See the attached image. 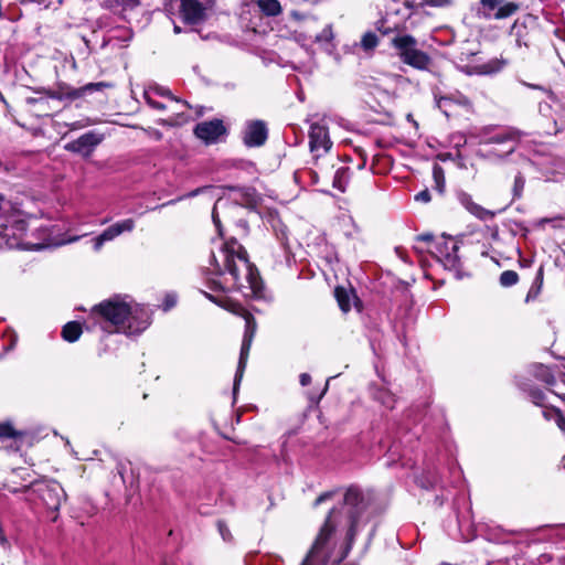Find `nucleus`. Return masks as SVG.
I'll return each mask as SVG.
<instances>
[{
  "instance_id": "1",
  "label": "nucleus",
  "mask_w": 565,
  "mask_h": 565,
  "mask_svg": "<svg viewBox=\"0 0 565 565\" xmlns=\"http://www.w3.org/2000/svg\"><path fill=\"white\" fill-rule=\"evenodd\" d=\"M224 256L223 266L220 265L215 255L212 254L213 274L222 276L225 273L231 274L236 286H243L242 278L238 273L236 259L245 266V281L247 282L252 294L257 299L264 296V280L254 263L250 262L245 246L238 243L236 237H230L224 241L221 247Z\"/></svg>"
},
{
  "instance_id": "2",
  "label": "nucleus",
  "mask_w": 565,
  "mask_h": 565,
  "mask_svg": "<svg viewBox=\"0 0 565 565\" xmlns=\"http://www.w3.org/2000/svg\"><path fill=\"white\" fill-rule=\"evenodd\" d=\"M34 472L28 468L13 469L4 479V489L10 492H17L22 488H17L14 478L21 476L23 481L29 483L23 484V488H30V499L38 501L43 508L52 513L51 520L56 522L58 511L62 503L66 501V492L60 482L53 479H34Z\"/></svg>"
},
{
  "instance_id": "3",
  "label": "nucleus",
  "mask_w": 565,
  "mask_h": 565,
  "mask_svg": "<svg viewBox=\"0 0 565 565\" xmlns=\"http://www.w3.org/2000/svg\"><path fill=\"white\" fill-rule=\"evenodd\" d=\"M129 313H131L130 303L122 300L120 295H114L94 305L88 312V319L99 324L106 332L125 333Z\"/></svg>"
},
{
  "instance_id": "4",
  "label": "nucleus",
  "mask_w": 565,
  "mask_h": 565,
  "mask_svg": "<svg viewBox=\"0 0 565 565\" xmlns=\"http://www.w3.org/2000/svg\"><path fill=\"white\" fill-rule=\"evenodd\" d=\"M390 45L404 65L419 71L429 68L431 63L429 53L418 49V40L411 33H395Z\"/></svg>"
},
{
  "instance_id": "5",
  "label": "nucleus",
  "mask_w": 565,
  "mask_h": 565,
  "mask_svg": "<svg viewBox=\"0 0 565 565\" xmlns=\"http://www.w3.org/2000/svg\"><path fill=\"white\" fill-rule=\"evenodd\" d=\"M234 312L245 320V332L241 345L239 358L237 361L236 374L234 377L233 385V394L235 395L238 390L239 383L244 376V372L246 370V363L249 356V351L252 349V344L255 339V333L257 331V321L255 320L252 312L248 311L246 307L242 305H237Z\"/></svg>"
},
{
  "instance_id": "6",
  "label": "nucleus",
  "mask_w": 565,
  "mask_h": 565,
  "mask_svg": "<svg viewBox=\"0 0 565 565\" xmlns=\"http://www.w3.org/2000/svg\"><path fill=\"white\" fill-rule=\"evenodd\" d=\"M244 206L237 201H231L228 199H218L212 209V221L217 230L220 237H224V230L222 225V218L225 220L230 225H235L244 230L248 228L246 218L242 217Z\"/></svg>"
},
{
  "instance_id": "7",
  "label": "nucleus",
  "mask_w": 565,
  "mask_h": 565,
  "mask_svg": "<svg viewBox=\"0 0 565 565\" xmlns=\"http://www.w3.org/2000/svg\"><path fill=\"white\" fill-rule=\"evenodd\" d=\"M524 134L516 127H501L494 132H483L481 135V145H501V153L498 154L500 159L514 152L520 145L521 138Z\"/></svg>"
},
{
  "instance_id": "8",
  "label": "nucleus",
  "mask_w": 565,
  "mask_h": 565,
  "mask_svg": "<svg viewBox=\"0 0 565 565\" xmlns=\"http://www.w3.org/2000/svg\"><path fill=\"white\" fill-rule=\"evenodd\" d=\"M108 83H89L87 85L74 88L66 84L58 85L55 89H44L47 97L60 99V100H74L78 99L87 94H93L95 90H100L105 87H110Z\"/></svg>"
},
{
  "instance_id": "9",
  "label": "nucleus",
  "mask_w": 565,
  "mask_h": 565,
  "mask_svg": "<svg viewBox=\"0 0 565 565\" xmlns=\"http://www.w3.org/2000/svg\"><path fill=\"white\" fill-rule=\"evenodd\" d=\"M459 248L458 241L444 236L441 241L435 244V249L431 254L437 257L444 267L457 269L461 264L458 255Z\"/></svg>"
},
{
  "instance_id": "10",
  "label": "nucleus",
  "mask_w": 565,
  "mask_h": 565,
  "mask_svg": "<svg viewBox=\"0 0 565 565\" xmlns=\"http://www.w3.org/2000/svg\"><path fill=\"white\" fill-rule=\"evenodd\" d=\"M487 19L505 20L521 10V3L505 0H479Z\"/></svg>"
},
{
  "instance_id": "11",
  "label": "nucleus",
  "mask_w": 565,
  "mask_h": 565,
  "mask_svg": "<svg viewBox=\"0 0 565 565\" xmlns=\"http://www.w3.org/2000/svg\"><path fill=\"white\" fill-rule=\"evenodd\" d=\"M309 146L315 163L321 156L329 152L332 147L329 128L320 124H311L309 131Z\"/></svg>"
},
{
  "instance_id": "12",
  "label": "nucleus",
  "mask_w": 565,
  "mask_h": 565,
  "mask_svg": "<svg viewBox=\"0 0 565 565\" xmlns=\"http://www.w3.org/2000/svg\"><path fill=\"white\" fill-rule=\"evenodd\" d=\"M228 134L227 127L222 118H212V120L199 122L194 127V135L205 145H213L220 141L221 136Z\"/></svg>"
},
{
  "instance_id": "13",
  "label": "nucleus",
  "mask_w": 565,
  "mask_h": 565,
  "mask_svg": "<svg viewBox=\"0 0 565 565\" xmlns=\"http://www.w3.org/2000/svg\"><path fill=\"white\" fill-rule=\"evenodd\" d=\"M151 324V313L142 305L130 303V313L125 328L126 334H138L147 330Z\"/></svg>"
},
{
  "instance_id": "14",
  "label": "nucleus",
  "mask_w": 565,
  "mask_h": 565,
  "mask_svg": "<svg viewBox=\"0 0 565 565\" xmlns=\"http://www.w3.org/2000/svg\"><path fill=\"white\" fill-rule=\"evenodd\" d=\"M344 504L350 507L349 519L351 527H354L366 509L363 492L356 484H351L344 492Z\"/></svg>"
},
{
  "instance_id": "15",
  "label": "nucleus",
  "mask_w": 565,
  "mask_h": 565,
  "mask_svg": "<svg viewBox=\"0 0 565 565\" xmlns=\"http://www.w3.org/2000/svg\"><path fill=\"white\" fill-rule=\"evenodd\" d=\"M102 141L103 137L100 135L88 131L81 135L75 140L67 142L64 146V149L73 153H77L84 159H88V157L95 151L97 145H99Z\"/></svg>"
},
{
  "instance_id": "16",
  "label": "nucleus",
  "mask_w": 565,
  "mask_h": 565,
  "mask_svg": "<svg viewBox=\"0 0 565 565\" xmlns=\"http://www.w3.org/2000/svg\"><path fill=\"white\" fill-rule=\"evenodd\" d=\"M268 127L264 120L246 122L243 142L246 147H260L268 140Z\"/></svg>"
},
{
  "instance_id": "17",
  "label": "nucleus",
  "mask_w": 565,
  "mask_h": 565,
  "mask_svg": "<svg viewBox=\"0 0 565 565\" xmlns=\"http://www.w3.org/2000/svg\"><path fill=\"white\" fill-rule=\"evenodd\" d=\"M179 12L184 23L199 24L206 20V9L198 0H180Z\"/></svg>"
},
{
  "instance_id": "18",
  "label": "nucleus",
  "mask_w": 565,
  "mask_h": 565,
  "mask_svg": "<svg viewBox=\"0 0 565 565\" xmlns=\"http://www.w3.org/2000/svg\"><path fill=\"white\" fill-rule=\"evenodd\" d=\"M0 440H12L17 451H21L23 445L30 446L33 435L25 430H17L11 422H0Z\"/></svg>"
},
{
  "instance_id": "19",
  "label": "nucleus",
  "mask_w": 565,
  "mask_h": 565,
  "mask_svg": "<svg viewBox=\"0 0 565 565\" xmlns=\"http://www.w3.org/2000/svg\"><path fill=\"white\" fill-rule=\"evenodd\" d=\"M334 298L340 308V310L344 313L351 311V301L353 299V305L358 311L363 310V302L359 298V296L354 291V287L350 286L349 289L345 286L337 285L334 288Z\"/></svg>"
},
{
  "instance_id": "20",
  "label": "nucleus",
  "mask_w": 565,
  "mask_h": 565,
  "mask_svg": "<svg viewBox=\"0 0 565 565\" xmlns=\"http://www.w3.org/2000/svg\"><path fill=\"white\" fill-rule=\"evenodd\" d=\"M457 199L461 206H463L471 215L479 220L487 221L495 216L493 211L478 205V203L472 200L471 194L466 191H458Z\"/></svg>"
},
{
  "instance_id": "21",
  "label": "nucleus",
  "mask_w": 565,
  "mask_h": 565,
  "mask_svg": "<svg viewBox=\"0 0 565 565\" xmlns=\"http://www.w3.org/2000/svg\"><path fill=\"white\" fill-rule=\"evenodd\" d=\"M135 225L136 223L134 218H125L105 228L104 232H102L95 239L96 248L103 246L105 241H110L121 235L122 232H130L134 230Z\"/></svg>"
},
{
  "instance_id": "22",
  "label": "nucleus",
  "mask_w": 565,
  "mask_h": 565,
  "mask_svg": "<svg viewBox=\"0 0 565 565\" xmlns=\"http://www.w3.org/2000/svg\"><path fill=\"white\" fill-rule=\"evenodd\" d=\"M335 512V509L329 510V513L318 533V536L313 541L311 550L319 551L324 547L330 540L331 535L335 531V525L332 522V515Z\"/></svg>"
},
{
  "instance_id": "23",
  "label": "nucleus",
  "mask_w": 565,
  "mask_h": 565,
  "mask_svg": "<svg viewBox=\"0 0 565 565\" xmlns=\"http://www.w3.org/2000/svg\"><path fill=\"white\" fill-rule=\"evenodd\" d=\"M530 375L536 381L543 382L546 386H553L556 383L552 367L544 364H534L529 370Z\"/></svg>"
},
{
  "instance_id": "24",
  "label": "nucleus",
  "mask_w": 565,
  "mask_h": 565,
  "mask_svg": "<svg viewBox=\"0 0 565 565\" xmlns=\"http://www.w3.org/2000/svg\"><path fill=\"white\" fill-rule=\"evenodd\" d=\"M544 285V266L541 265L536 270V276L529 288L525 302L536 301Z\"/></svg>"
},
{
  "instance_id": "25",
  "label": "nucleus",
  "mask_w": 565,
  "mask_h": 565,
  "mask_svg": "<svg viewBox=\"0 0 565 565\" xmlns=\"http://www.w3.org/2000/svg\"><path fill=\"white\" fill-rule=\"evenodd\" d=\"M521 388L534 405L540 407L545 406L546 395L542 388L531 385L529 382H523Z\"/></svg>"
},
{
  "instance_id": "26",
  "label": "nucleus",
  "mask_w": 565,
  "mask_h": 565,
  "mask_svg": "<svg viewBox=\"0 0 565 565\" xmlns=\"http://www.w3.org/2000/svg\"><path fill=\"white\" fill-rule=\"evenodd\" d=\"M83 329L79 321H68L63 324L62 338L67 342H75L81 339Z\"/></svg>"
},
{
  "instance_id": "27",
  "label": "nucleus",
  "mask_w": 565,
  "mask_h": 565,
  "mask_svg": "<svg viewBox=\"0 0 565 565\" xmlns=\"http://www.w3.org/2000/svg\"><path fill=\"white\" fill-rule=\"evenodd\" d=\"M259 11L267 17H276L282 12L279 0H255Z\"/></svg>"
},
{
  "instance_id": "28",
  "label": "nucleus",
  "mask_w": 565,
  "mask_h": 565,
  "mask_svg": "<svg viewBox=\"0 0 565 565\" xmlns=\"http://www.w3.org/2000/svg\"><path fill=\"white\" fill-rule=\"evenodd\" d=\"M117 472L120 475V479L125 484H128L130 489H138L139 479L138 475L135 473L132 469H130V475L128 477V466L126 463L119 462L116 466Z\"/></svg>"
},
{
  "instance_id": "29",
  "label": "nucleus",
  "mask_w": 565,
  "mask_h": 565,
  "mask_svg": "<svg viewBox=\"0 0 565 565\" xmlns=\"http://www.w3.org/2000/svg\"><path fill=\"white\" fill-rule=\"evenodd\" d=\"M350 175H351V169L350 168H340L337 170L335 174H334V178H333V181H332V185L334 189L341 191V192H345V188H347V184L350 180Z\"/></svg>"
},
{
  "instance_id": "30",
  "label": "nucleus",
  "mask_w": 565,
  "mask_h": 565,
  "mask_svg": "<svg viewBox=\"0 0 565 565\" xmlns=\"http://www.w3.org/2000/svg\"><path fill=\"white\" fill-rule=\"evenodd\" d=\"M525 184H526V179L525 177L523 175V173L521 171H518L515 174H514V180H513V184H512V201H515V200H520L523 195V192H524V189H525Z\"/></svg>"
},
{
  "instance_id": "31",
  "label": "nucleus",
  "mask_w": 565,
  "mask_h": 565,
  "mask_svg": "<svg viewBox=\"0 0 565 565\" xmlns=\"http://www.w3.org/2000/svg\"><path fill=\"white\" fill-rule=\"evenodd\" d=\"M433 179H434V189L439 193H445V170L441 164L434 163L433 166Z\"/></svg>"
},
{
  "instance_id": "32",
  "label": "nucleus",
  "mask_w": 565,
  "mask_h": 565,
  "mask_svg": "<svg viewBox=\"0 0 565 565\" xmlns=\"http://www.w3.org/2000/svg\"><path fill=\"white\" fill-rule=\"evenodd\" d=\"M379 44V36L373 31H366L362 35L361 47L364 52L374 51Z\"/></svg>"
},
{
  "instance_id": "33",
  "label": "nucleus",
  "mask_w": 565,
  "mask_h": 565,
  "mask_svg": "<svg viewBox=\"0 0 565 565\" xmlns=\"http://www.w3.org/2000/svg\"><path fill=\"white\" fill-rule=\"evenodd\" d=\"M374 26L379 33H381L382 36H390V34L394 33V36L396 33L399 32L398 24H394L393 26H390L387 24V19L381 18L375 23Z\"/></svg>"
},
{
  "instance_id": "34",
  "label": "nucleus",
  "mask_w": 565,
  "mask_h": 565,
  "mask_svg": "<svg viewBox=\"0 0 565 565\" xmlns=\"http://www.w3.org/2000/svg\"><path fill=\"white\" fill-rule=\"evenodd\" d=\"M520 281V275L514 269H505L499 277L502 287H511Z\"/></svg>"
},
{
  "instance_id": "35",
  "label": "nucleus",
  "mask_w": 565,
  "mask_h": 565,
  "mask_svg": "<svg viewBox=\"0 0 565 565\" xmlns=\"http://www.w3.org/2000/svg\"><path fill=\"white\" fill-rule=\"evenodd\" d=\"M26 103L30 104V105L38 106V116H49L50 115L49 111H47L49 103H47L46 98L29 97L26 99Z\"/></svg>"
},
{
  "instance_id": "36",
  "label": "nucleus",
  "mask_w": 565,
  "mask_h": 565,
  "mask_svg": "<svg viewBox=\"0 0 565 565\" xmlns=\"http://www.w3.org/2000/svg\"><path fill=\"white\" fill-rule=\"evenodd\" d=\"M554 423L563 435H565V413L559 408H553Z\"/></svg>"
},
{
  "instance_id": "37",
  "label": "nucleus",
  "mask_w": 565,
  "mask_h": 565,
  "mask_svg": "<svg viewBox=\"0 0 565 565\" xmlns=\"http://www.w3.org/2000/svg\"><path fill=\"white\" fill-rule=\"evenodd\" d=\"M454 3L452 0H419V6L425 7H449Z\"/></svg>"
},
{
  "instance_id": "38",
  "label": "nucleus",
  "mask_w": 565,
  "mask_h": 565,
  "mask_svg": "<svg viewBox=\"0 0 565 565\" xmlns=\"http://www.w3.org/2000/svg\"><path fill=\"white\" fill-rule=\"evenodd\" d=\"M216 526H217L223 540H225V541L232 540V534H231L230 527L227 526V524L225 523L224 520H217Z\"/></svg>"
},
{
  "instance_id": "39",
  "label": "nucleus",
  "mask_w": 565,
  "mask_h": 565,
  "mask_svg": "<svg viewBox=\"0 0 565 565\" xmlns=\"http://www.w3.org/2000/svg\"><path fill=\"white\" fill-rule=\"evenodd\" d=\"M337 494V490H330V491H324L322 493H320L316 500L313 501V508H317L319 507V504H321L322 502L327 501V500H330L332 498H334Z\"/></svg>"
},
{
  "instance_id": "40",
  "label": "nucleus",
  "mask_w": 565,
  "mask_h": 565,
  "mask_svg": "<svg viewBox=\"0 0 565 565\" xmlns=\"http://www.w3.org/2000/svg\"><path fill=\"white\" fill-rule=\"evenodd\" d=\"M415 200L419 201V202H424V203L429 202L431 200L429 190L425 189V190L419 191L416 194Z\"/></svg>"
},
{
  "instance_id": "41",
  "label": "nucleus",
  "mask_w": 565,
  "mask_h": 565,
  "mask_svg": "<svg viewBox=\"0 0 565 565\" xmlns=\"http://www.w3.org/2000/svg\"><path fill=\"white\" fill-rule=\"evenodd\" d=\"M542 408H543V418L546 420H551V419L554 420L553 408H558V407L545 404V406H542Z\"/></svg>"
},
{
  "instance_id": "42",
  "label": "nucleus",
  "mask_w": 565,
  "mask_h": 565,
  "mask_svg": "<svg viewBox=\"0 0 565 565\" xmlns=\"http://www.w3.org/2000/svg\"><path fill=\"white\" fill-rule=\"evenodd\" d=\"M146 103L154 108V109H158L159 111H163V109L166 108V105H163V103H160V102H156V99L153 98H150V97H146Z\"/></svg>"
},
{
  "instance_id": "43",
  "label": "nucleus",
  "mask_w": 565,
  "mask_h": 565,
  "mask_svg": "<svg viewBox=\"0 0 565 565\" xmlns=\"http://www.w3.org/2000/svg\"><path fill=\"white\" fill-rule=\"evenodd\" d=\"M212 188L213 186L196 188L195 190H192V191L188 192L186 194H184L183 198H185V199L195 198V195H198L200 193H204L205 191H207Z\"/></svg>"
},
{
  "instance_id": "44",
  "label": "nucleus",
  "mask_w": 565,
  "mask_h": 565,
  "mask_svg": "<svg viewBox=\"0 0 565 565\" xmlns=\"http://www.w3.org/2000/svg\"><path fill=\"white\" fill-rule=\"evenodd\" d=\"M53 0H19L21 4H28V3H36L40 6H44L46 9L52 4Z\"/></svg>"
},
{
  "instance_id": "45",
  "label": "nucleus",
  "mask_w": 565,
  "mask_h": 565,
  "mask_svg": "<svg viewBox=\"0 0 565 565\" xmlns=\"http://www.w3.org/2000/svg\"><path fill=\"white\" fill-rule=\"evenodd\" d=\"M14 481L17 482L15 483L17 488H22L21 490H18L15 493L28 492L31 495V488H23V484L29 483L28 481H23L21 477H15Z\"/></svg>"
},
{
  "instance_id": "46",
  "label": "nucleus",
  "mask_w": 565,
  "mask_h": 565,
  "mask_svg": "<svg viewBox=\"0 0 565 565\" xmlns=\"http://www.w3.org/2000/svg\"><path fill=\"white\" fill-rule=\"evenodd\" d=\"M403 6L405 9L411 10V11L420 9L419 2H416V0H405L403 2Z\"/></svg>"
},
{
  "instance_id": "47",
  "label": "nucleus",
  "mask_w": 565,
  "mask_h": 565,
  "mask_svg": "<svg viewBox=\"0 0 565 565\" xmlns=\"http://www.w3.org/2000/svg\"><path fill=\"white\" fill-rule=\"evenodd\" d=\"M175 305V299L171 295H167L163 300V310L168 311L171 307Z\"/></svg>"
},
{
  "instance_id": "48",
  "label": "nucleus",
  "mask_w": 565,
  "mask_h": 565,
  "mask_svg": "<svg viewBox=\"0 0 565 565\" xmlns=\"http://www.w3.org/2000/svg\"><path fill=\"white\" fill-rule=\"evenodd\" d=\"M451 100H452V98L448 97V96H439V97L436 96V105L439 108H441L443 105L451 103Z\"/></svg>"
},
{
  "instance_id": "49",
  "label": "nucleus",
  "mask_w": 565,
  "mask_h": 565,
  "mask_svg": "<svg viewBox=\"0 0 565 565\" xmlns=\"http://www.w3.org/2000/svg\"><path fill=\"white\" fill-rule=\"evenodd\" d=\"M209 287L212 291H224L222 282L212 280L209 282Z\"/></svg>"
},
{
  "instance_id": "50",
  "label": "nucleus",
  "mask_w": 565,
  "mask_h": 565,
  "mask_svg": "<svg viewBox=\"0 0 565 565\" xmlns=\"http://www.w3.org/2000/svg\"><path fill=\"white\" fill-rule=\"evenodd\" d=\"M302 386L310 385L312 377L309 374L302 373L299 377Z\"/></svg>"
},
{
  "instance_id": "51",
  "label": "nucleus",
  "mask_w": 565,
  "mask_h": 565,
  "mask_svg": "<svg viewBox=\"0 0 565 565\" xmlns=\"http://www.w3.org/2000/svg\"><path fill=\"white\" fill-rule=\"evenodd\" d=\"M228 189H230V190H238V191H243V196H244L245 201H249V198H250V192H249V190H250V189H239V188H236V186H230Z\"/></svg>"
},
{
  "instance_id": "52",
  "label": "nucleus",
  "mask_w": 565,
  "mask_h": 565,
  "mask_svg": "<svg viewBox=\"0 0 565 565\" xmlns=\"http://www.w3.org/2000/svg\"><path fill=\"white\" fill-rule=\"evenodd\" d=\"M417 241H423V242H427L429 244V242H433L434 241V235L431 234H420L416 237Z\"/></svg>"
},
{
  "instance_id": "53",
  "label": "nucleus",
  "mask_w": 565,
  "mask_h": 565,
  "mask_svg": "<svg viewBox=\"0 0 565 565\" xmlns=\"http://www.w3.org/2000/svg\"><path fill=\"white\" fill-rule=\"evenodd\" d=\"M551 221H553V218L543 217V218L539 220L537 225L544 226L545 224H547V222H551Z\"/></svg>"
},
{
  "instance_id": "54",
  "label": "nucleus",
  "mask_w": 565,
  "mask_h": 565,
  "mask_svg": "<svg viewBox=\"0 0 565 565\" xmlns=\"http://www.w3.org/2000/svg\"><path fill=\"white\" fill-rule=\"evenodd\" d=\"M204 295H205V297H206L207 299H210L212 302H216V300H215V298H214V296H213V295H211V294H206V292H204Z\"/></svg>"
},
{
  "instance_id": "55",
  "label": "nucleus",
  "mask_w": 565,
  "mask_h": 565,
  "mask_svg": "<svg viewBox=\"0 0 565 565\" xmlns=\"http://www.w3.org/2000/svg\"><path fill=\"white\" fill-rule=\"evenodd\" d=\"M561 466L565 470V455L561 459Z\"/></svg>"
},
{
  "instance_id": "56",
  "label": "nucleus",
  "mask_w": 565,
  "mask_h": 565,
  "mask_svg": "<svg viewBox=\"0 0 565 565\" xmlns=\"http://www.w3.org/2000/svg\"><path fill=\"white\" fill-rule=\"evenodd\" d=\"M173 31H174L175 33H180V32H181V29H180V26H178V24H174Z\"/></svg>"
},
{
  "instance_id": "57",
  "label": "nucleus",
  "mask_w": 565,
  "mask_h": 565,
  "mask_svg": "<svg viewBox=\"0 0 565 565\" xmlns=\"http://www.w3.org/2000/svg\"><path fill=\"white\" fill-rule=\"evenodd\" d=\"M365 159L362 160L361 164H359V169H363L364 164H365Z\"/></svg>"
},
{
  "instance_id": "58",
  "label": "nucleus",
  "mask_w": 565,
  "mask_h": 565,
  "mask_svg": "<svg viewBox=\"0 0 565 565\" xmlns=\"http://www.w3.org/2000/svg\"><path fill=\"white\" fill-rule=\"evenodd\" d=\"M2 17H3V12H2V4H1V2H0V19H2Z\"/></svg>"
},
{
  "instance_id": "59",
  "label": "nucleus",
  "mask_w": 565,
  "mask_h": 565,
  "mask_svg": "<svg viewBox=\"0 0 565 565\" xmlns=\"http://www.w3.org/2000/svg\"><path fill=\"white\" fill-rule=\"evenodd\" d=\"M558 397H561V399L563 401V403L565 404V394L563 395H557Z\"/></svg>"
},
{
  "instance_id": "60",
  "label": "nucleus",
  "mask_w": 565,
  "mask_h": 565,
  "mask_svg": "<svg viewBox=\"0 0 565 565\" xmlns=\"http://www.w3.org/2000/svg\"><path fill=\"white\" fill-rule=\"evenodd\" d=\"M222 436H223V438H224L225 440H232V439H231V437H230V436H227V435H222Z\"/></svg>"
},
{
  "instance_id": "61",
  "label": "nucleus",
  "mask_w": 565,
  "mask_h": 565,
  "mask_svg": "<svg viewBox=\"0 0 565 565\" xmlns=\"http://www.w3.org/2000/svg\"><path fill=\"white\" fill-rule=\"evenodd\" d=\"M6 542H7L6 537H4V536H1V543H2V544H6Z\"/></svg>"
},
{
  "instance_id": "62",
  "label": "nucleus",
  "mask_w": 565,
  "mask_h": 565,
  "mask_svg": "<svg viewBox=\"0 0 565 565\" xmlns=\"http://www.w3.org/2000/svg\"><path fill=\"white\" fill-rule=\"evenodd\" d=\"M301 565H310V564H307V563H302Z\"/></svg>"
},
{
  "instance_id": "63",
  "label": "nucleus",
  "mask_w": 565,
  "mask_h": 565,
  "mask_svg": "<svg viewBox=\"0 0 565 565\" xmlns=\"http://www.w3.org/2000/svg\"><path fill=\"white\" fill-rule=\"evenodd\" d=\"M394 2H398L399 0H393Z\"/></svg>"
}]
</instances>
